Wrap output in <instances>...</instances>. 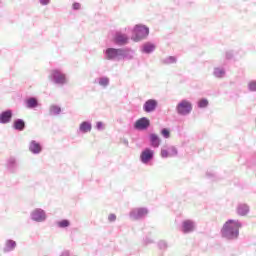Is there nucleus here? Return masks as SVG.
<instances>
[{
  "label": "nucleus",
  "mask_w": 256,
  "mask_h": 256,
  "mask_svg": "<svg viewBox=\"0 0 256 256\" xmlns=\"http://www.w3.org/2000/svg\"><path fill=\"white\" fill-rule=\"evenodd\" d=\"M240 227H243V224L239 220L229 219L220 230L222 239H226V241H237L239 239Z\"/></svg>",
  "instance_id": "1"
},
{
  "label": "nucleus",
  "mask_w": 256,
  "mask_h": 256,
  "mask_svg": "<svg viewBox=\"0 0 256 256\" xmlns=\"http://www.w3.org/2000/svg\"><path fill=\"white\" fill-rule=\"evenodd\" d=\"M158 247L159 249H161L162 251H165V249H167L168 245L167 242L164 240H161L158 242Z\"/></svg>",
  "instance_id": "33"
},
{
  "label": "nucleus",
  "mask_w": 256,
  "mask_h": 256,
  "mask_svg": "<svg viewBox=\"0 0 256 256\" xmlns=\"http://www.w3.org/2000/svg\"><path fill=\"white\" fill-rule=\"evenodd\" d=\"M116 220H117V216L115 214H110L108 216V221H110L111 223H113Z\"/></svg>",
  "instance_id": "38"
},
{
  "label": "nucleus",
  "mask_w": 256,
  "mask_h": 256,
  "mask_svg": "<svg viewBox=\"0 0 256 256\" xmlns=\"http://www.w3.org/2000/svg\"><path fill=\"white\" fill-rule=\"evenodd\" d=\"M120 59H128L131 61L133 59V55H135V51L131 50V48H120Z\"/></svg>",
  "instance_id": "20"
},
{
  "label": "nucleus",
  "mask_w": 256,
  "mask_h": 256,
  "mask_svg": "<svg viewBox=\"0 0 256 256\" xmlns=\"http://www.w3.org/2000/svg\"><path fill=\"white\" fill-rule=\"evenodd\" d=\"M159 102L156 99H148L143 104L144 113H153L157 110Z\"/></svg>",
  "instance_id": "11"
},
{
  "label": "nucleus",
  "mask_w": 256,
  "mask_h": 256,
  "mask_svg": "<svg viewBox=\"0 0 256 256\" xmlns=\"http://www.w3.org/2000/svg\"><path fill=\"white\" fill-rule=\"evenodd\" d=\"M26 107L28 109H36L39 107V100L36 97H30L26 100Z\"/></svg>",
  "instance_id": "24"
},
{
  "label": "nucleus",
  "mask_w": 256,
  "mask_h": 256,
  "mask_svg": "<svg viewBox=\"0 0 256 256\" xmlns=\"http://www.w3.org/2000/svg\"><path fill=\"white\" fill-rule=\"evenodd\" d=\"M12 119H13V110L7 109L0 113V124L1 125H7V124L11 123Z\"/></svg>",
  "instance_id": "14"
},
{
  "label": "nucleus",
  "mask_w": 256,
  "mask_h": 256,
  "mask_svg": "<svg viewBox=\"0 0 256 256\" xmlns=\"http://www.w3.org/2000/svg\"><path fill=\"white\" fill-rule=\"evenodd\" d=\"M161 135L163 136L164 139H169L171 137V132L167 128H163L161 130Z\"/></svg>",
  "instance_id": "32"
},
{
  "label": "nucleus",
  "mask_w": 256,
  "mask_h": 256,
  "mask_svg": "<svg viewBox=\"0 0 256 256\" xmlns=\"http://www.w3.org/2000/svg\"><path fill=\"white\" fill-rule=\"evenodd\" d=\"M17 249V242L13 239H6L3 246V253H13Z\"/></svg>",
  "instance_id": "16"
},
{
  "label": "nucleus",
  "mask_w": 256,
  "mask_h": 256,
  "mask_svg": "<svg viewBox=\"0 0 256 256\" xmlns=\"http://www.w3.org/2000/svg\"><path fill=\"white\" fill-rule=\"evenodd\" d=\"M226 59H233V51L226 52Z\"/></svg>",
  "instance_id": "40"
},
{
  "label": "nucleus",
  "mask_w": 256,
  "mask_h": 256,
  "mask_svg": "<svg viewBox=\"0 0 256 256\" xmlns=\"http://www.w3.org/2000/svg\"><path fill=\"white\" fill-rule=\"evenodd\" d=\"M96 129L97 131H103V122L101 121L96 122Z\"/></svg>",
  "instance_id": "37"
},
{
  "label": "nucleus",
  "mask_w": 256,
  "mask_h": 256,
  "mask_svg": "<svg viewBox=\"0 0 256 256\" xmlns=\"http://www.w3.org/2000/svg\"><path fill=\"white\" fill-rule=\"evenodd\" d=\"M197 229V223L191 219H187L182 221L181 223V231L184 235H189V233H193Z\"/></svg>",
  "instance_id": "9"
},
{
  "label": "nucleus",
  "mask_w": 256,
  "mask_h": 256,
  "mask_svg": "<svg viewBox=\"0 0 256 256\" xmlns=\"http://www.w3.org/2000/svg\"><path fill=\"white\" fill-rule=\"evenodd\" d=\"M92 129H93V124L91 123V121H83L79 125L78 132L85 135L86 133H91Z\"/></svg>",
  "instance_id": "17"
},
{
  "label": "nucleus",
  "mask_w": 256,
  "mask_h": 256,
  "mask_svg": "<svg viewBox=\"0 0 256 256\" xmlns=\"http://www.w3.org/2000/svg\"><path fill=\"white\" fill-rule=\"evenodd\" d=\"M124 143H125L126 145H129V141H128L127 139H124Z\"/></svg>",
  "instance_id": "43"
},
{
  "label": "nucleus",
  "mask_w": 256,
  "mask_h": 256,
  "mask_svg": "<svg viewBox=\"0 0 256 256\" xmlns=\"http://www.w3.org/2000/svg\"><path fill=\"white\" fill-rule=\"evenodd\" d=\"M155 159V151L151 148H145L140 154V161L143 165H149Z\"/></svg>",
  "instance_id": "7"
},
{
  "label": "nucleus",
  "mask_w": 256,
  "mask_h": 256,
  "mask_svg": "<svg viewBox=\"0 0 256 256\" xmlns=\"http://www.w3.org/2000/svg\"><path fill=\"white\" fill-rule=\"evenodd\" d=\"M144 242H145L146 245H149V244L153 243V240L146 237V238L144 239Z\"/></svg>",
  "instance_id": "42"
},
{
  "label": "nucleus",
  "mask_w": 256,
  "mask_h": 256,
  "mask_svg": "<svg viewBox=\"0 0 256 256\" xmlns=\"http://www.w3.org/2000/svg\"><path fill=\"white\" fill-rule=\"evenodd\" d=\"M72 8L74 11H79V9H81V4L78 2H74Z\"/></svg>",
  "instance_id": "36"
},
{
  "label": "nucleus",
  "mask_w": 256,
  "mask_h": 256,
  "mask_svg": "<svg viewBox=\"0 0 256 256\" xmlns=\"http://www.w3.org/2000/svg\"><path fill=\"white\" fill-rule=\"evenodd\" d=\"M206 176L208 177V179H211V181H215L216 179V175H215V172H207L206 173Z\"/></svg>",
  "instance_id": "35"
},
{
  "label": "nucleus",
  "mask_w": 256,
  "mask_h": 256,
  "mask_svg": "<svg viewBox=\"0 0 256 256\" xmlns=\"http://www.w3.org/2000/svg\"><path fill=\"white\" fill-rule=\"evenodd\" d=\"M30 220L33 223H45L47 221V211L42 208H34L30 212Z\"/></svg>",
  "instance_id": "4"
},
{
  "label": "nucleus",
  "mask_w": 256,
  "mask_h": 256,
  "mask_svg": "<svg viewBox=\"0 0 256 256\" xmlns=\"http://www.w3.org/2000/svg\"><path fill=\"white\" fill-rule=\"evenodd\" d=\"M147 37H149V27L143 24L135 25L133 41L138 43V41H143V39H147Z\"/></svg>",
  "instance_id": "2"
},
{
  "label": "nucleus",
  "mask_w": 256,
  "mask_h": 256,
  "mask_svg": "<svg viewBox=\"0 0 256 256\" xmlns=\"http://www.w3.org/2000/svg\"><path fill=\"white\" fill-rule=\"evenodd\" d=\"M149 143L150 146L153 147V149H159V146L161 145V138L159 135L155 133L149 134Z\"/></svg>",
  "instance_id": "18"
},
{
  "label": "nucleus",
  "mask_w": 256,
  "mask_h": 256,
  "mask_svg": "<svg viewBox=\"0 0 256 256\" xmlns=\"http://www.w3.org/2000/svg\"><path fill=\"white\" fill-rule=\"evenodd\" d=\"M161 63H163V65H173V64L177 63V57L168 56V57L162 59Z\"/></svg>",
  "instance_id": "28"
},
{
  "label": "nucleus",
  "mask_w": 256,
  "mask_h": 256,
  "mask_svg": "<svg viewBox=\"0 0 256 256\" xmlns=\"http://www.w3.org/2000/svg\"><path fill=\"white\" fill-rule=\"evenodd\" d=\"M168 153L170 157H177V153H178L177 148L175 146H170L168 148Z\"/></svg>",
  "instance_id": "31"
},
{
  "label": "nucleus",
  "mask_w": 256,
  "mask_h": 256,
  "mask_svg": "<svg viewBox=\"0 0 256 256\" xmlns=\"http://www.w3.org/2000/svg\"><path fill=\"white\" fill-rule=\"evenodd\" d=\"M237 214L240 217H245V215L249 214V206L247 204H239L237 206Z\"/></svg>",
  "instance_id": "23"
},
{
  "label": "nucleus",
  "mask_w": 256,
  "mask_h": 256,
  "mask_svg": "<svg viewBox=\"0 0 256 256\" xmlns=\"http://www.w3.org/2000/svg\"><path fill=\"white\" fill-rule=\"evenodd\" d=\"M160 155H161L162 159H167L168 157H171L169 155V150H167V149H161Z\"/></svg>",
  "instance_id": "34"
},
{
  "label": "nucleus",
  "mask_w": 256,
  "mask_h": 256,
  "mask_svg": "<svg viewBox=\"0 0 256 256\" xmlns=\"http://www.w3.org/2000/svg\"><path fill=\"white\" fill-rule=\"evenodd\" d=\"M94 83H97L100 87H103V89H107V87H109L110 79L107 76H101L96 78Z\"/></svg>",
  "instance_id": "21"
},
{
  "label": "nucleus",
  "mask_w": 256,
  "mask_h": 256,
  "mask_svg": "<svg viewBox=\"0 0 256 256\" xmlns=\"http://www.w3.org/2000/svg\"><path fill=\"white\" fill-rule=\"evenodd\" d=\"M60 256H71V252H69V250H64L60 253Z\"/></svg>",
  "instance_id": "41"
},
{
  "label": "nucleus",
  "mask_w": 256,
  "mask_h": 256,
  "mask_svg": "<svg viewBox=\"0 0 256 256\" xmlns=\"http://www.w3.org/2000/svg\"><path fill=\"white\" fill-rule=\"evenodd\" d=\"M193 111V104L189 100H181L176 106V112L182 117H187Z\"/></svg>",
  "instance_id": "3"
},
{
  "label": "nucleus",
  "mask_w": 256,
  "mask_h": 256,
  "mask_svg": "<svg viewBox=\"0 0 256 256\" xmlns=\"http://www.w3.org/2000/svg\"><path fill=\"white\" fill-rule=\"evenodd\" d=\"M248 90H249L251 93H256V80H251V81L248 83Z\"/></svg>",
  "instance_id": "30"
},
{
  "label": "nucleus",
  "mask_w": 256,
  "mask_h": 256,
  "mask_svg": "<svg viewBox=\"0 0 256 256\" xmlns=\"http://www.w3.org/2000/svg\"><path fill=\"white\" fill-rule=\"evenodd\" d=\"M155 49V44L151 42H146L140 47L141 53H144L145 55H151V53H153Z\"/></svg>",
  "instance_id": "19"
},
{
  "label": "nucleus",
  "mask_w": 256,
  "mask_h": 256,
  "mask_svg": "<svg viewBox=\"0 0 256 256\" xmlns=\"http://www.w3.org/2000/svg\"><path fill=\"white\" fill-rule=\"evenodd\" d=\"M40 5L46 6L49 5V3H51V0H39Z\"/></svg>",
  "instance_id": "39"
},
{
  "label": "nucleus",
  "mask_w": 256,
  "mask_h": 256,
  "mask_svg": "<svg viewBox=\"0 0 256 256\" xmlns=\"http://www.w3.org/2000/svg\"><path fill=\"white\" fill-rule=\"evenodd\" d=\"M56 227L58 229H67V227H71V222L68 219H63L56 222Z\"/></svg>",
  "instance_id": "27"
},
{
  "label": "nucleus",
  "mask_w": 256,
  "mask_h": 256,
  "mask_svg": "<svg viewBox=\"0 0 256 256\" xmlns=\"http://www.w3.org/2000/svg\"><path fill=\"white\" fill-rule=\"evenodd\" d=\"M49 115L52 117H57V115H61V108L58 105H51L49 108Z\"/></svg>",
  "instance_id": "26"
},
{
  "label": "nucleus",
  "mask_w": 256,
  "mask_h": 256,
  "mask_svg": "<svg viewBox=\"0 0 256 256\" xmlns=\"http://www.w3.org/2000/svg\"><path fill=\"white\" fill-rule=\"evenodd\" d=\"M199 109H205L209 107V100L202 98L197 103Z\"/></svg>",
  "instance_id": "29"
},
{
  "label": "nucleus",
  "mask_w": 256,
  "mask_h": 256,
  "mask_svg": "<svg viewBox=\"0 0 256 256\" xmlns=\"http://www.w3.org/2000/svg\"><path fill=\"white\" fill-rule=\"evenodd\" d=\"M113 41L115 45H119L120 47H123V45H127V43H129V36L121 32H116L114 35Z\"/></svg>",
  "instance_id": "12"
},
{
  "label": "nucleus",
  "mask_w": 256,
  "mask_h": 256,
  "mask_svg": "<svg viewBox=\"0 0 256 256\" xmlns=\"http://www.w3.org/2000/svg\"><path fill=\"white\" fill-rule=\"evenodd\" d=\"M103 55L106 61H119L120 48H106L103 50Z\"/></svg>",
  "instance_id": "6"
},
{
  "label": "nucleus",
  "mask_w": 256,
  "mask_h": 256,
  "mask_svg": "<svg viewBox=\"0 0 256 256\" xmlns=\"http://www.w3.org/2000/svg\"><path fill=\"white\" fill-rule=\"evenodd\" d=\"M213 75L216 77V79H223V77H225V68H214Z\"/></svg>",
  "instance_id": "25"
},
{
  "label": "nucleus",
  "mask_w": 256,
  "mask_h": 256,
  "mask_svg": "<svg viewBox=\"0 0 256 256\" xmlns=\"http://www.w3.org/2000/svg\"><path fill=\"white\" fill-rule=\"evenodd\" d=\"M6 169L9 173H17V171H19V164H17V159L15 157H10L7 160Z\"/></svg>",
  "instance_id": "15"
},
{
  "label": "nucleus",
  "mask_w": 256,
  "mask_h": 256,
  "mask_svg": "<svg viewBox=\"0 0 256 256\" xmlns=\"http://www.w3.org/2000/svg\"><path fill=\"white\" fill-rule=\"evenodd\" d=\"M149 210L147 208H134L130 211L129 217L134 221H139V219H145Z\"/></svg>",
  "instance_id": "8"
},
{
  "label": "nucleus",
  "mask_w": 256,
  "mask_h": 256,
  "mask_svg": "<svg viewBox=\"0 0 256 256\" xmlns=\"http://www.w3.org/2000/svg\"><path fill=\"white\" fill-rule=\"evenodd\" d=\"M149 127H151V120L147 117H142L134 123V129L137 131H146Z\"/></svg>",
  "instance_id": "10"
},
{
  "label": "nucleus",
  "mask_w": 256,
  "mask_h": 256,
  "mask_svg": "<svg viewBox=\"0 0 256 256\" xmlns=\"http://www.w3.org/2000/svg\"><path fill=\"white\" fill-rule=\"evenodd\" d=\"M12 127H13V129H15V131H24L25 130V120H23L21 118L14 120Z\"/></svg>",
  "instance_id": "22"
},
{
  "label": "nucleus",
  "mask_w": 256,
  "mask_h": 256,
  "mask_svg": "<svg viewBox=\"0 0 256 256\" xmlns=\"http://www.w3.org/2000/svg\"><path fill=\"white\" fill-rule=\"evenodd\" d=\"M28 150L32 155H39L43 152V146L37 140H32L28 145Z\"/></svg>",
  "instance_id": "13"
},
{
  "label": "nucleus",
  "mask_w": 256,
  "mask_h": 256,
  "mask_svg": "<svg viewBox=\"0 0 256 256\" xmlns=\"http://www.w3.org/2000/svg\"><path fill=\"white\" fill-rule=\"evenodd\" d=\"M50 79L55 85H65L67 83V75L59 69H54L50 73Z\"/></svg>",
  "instance_id": "5"
}]
</instances>
